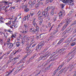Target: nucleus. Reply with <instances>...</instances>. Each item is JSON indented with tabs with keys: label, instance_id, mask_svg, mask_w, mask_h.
Returning <instances> with one entry per match:
<instances>
[{
	"label": "nucleus",
	"instance_id": "nucleus-57",
	"mask_svg": "<svg viewBox=\"0 0 76 76\" xmlns=\"http://www.w3.org/2000/svg\"><path fill=\"white\" fill-rule=\"evenodd\" d=\"M37 2L38 3H37V4H38L39 5V6H41V3L40 2V1H37Z\"/></svg>",
	"mask_w": 76,
	"mask_h": 76
},
{
	"label": "nucleus",
	"instance_id": "nucleus-50",
	"mask_svg": "<svg viewBox=\"0 0 76 76\" xmlns=\"http://www.w3.org/2000/svg\"><path fill=\"white\" fill-rule=\"evenodd\" d=\"M29 10L28 8H26L25 10H24V11H25V12H28Z\"/></svg>",
	"mask_w": 76,
	"mask_h": 76
},
{
	"label": "nucleus",
	"instance_id": "nucleus-21",
	"mask_svg": "<svg viewBox=\"0 0 76 76\" xmlns=\"http://www.w3.org/2000/svg\"><path fill=\"white\" fill-rule=\"evenodd\" d=\"M35 18H34L33 21V24L34 27H35V26H36L37 25V23H36V22H35Z\"/></svg>",
	"mask_w": 76,
	"mask_h": 76
},
{
	"label": "nucleus",
	"instance_id": "nucleus-14",
	"mask_svg": "<svg viewBox=\"0 0 76 76\" xmlns=\"http://www.w3.org/2000/svg\"><path fill=\"white\" fill-rule=\"evenodd\" d=\"M7 66H6L5 65H4V66H3L0 69V70H2L3 72H5L6 71V69L7 68Z\"/></svg>",
	"mask_w": 76,
	"mask_h": 76
},
{
	"label": "nucleus",
	"instance_id": "nucleus-34",
	"mask_svg": "<svg viewBox=\"0 0 76 76\" xmlns=\"http://www.w3.org/2000/svg\"><path fill=\"white\" fill-rule=\"evenodd\" d=\"M57 17L56 16H55L53 18V21L54 22H56L57 21Z\"/></svg>",
	"mask_w": 76,
	"mask_h": 76
},
{
	"label": "nucleus",
	"instance_id": "nucleus-6",
	"mask_svg": "<svg viewBox=\"0 0 76 76\" xmlns=\"http://www.w3.org/2000/svg\"><path fill=\"white\" fill-rule=\"evenodd\" d=\"M61 1L65 4L69 3V5L73 6V4L71 1V2H73L74 0H61Z\"/></svg>",
	"mask_w": 76,
	"mask_h": 76
},
{
	"label": "nucleus",
	"instance_id": "nucleus-28",
	"mask_svg": "<svg viewBox=\"0 0 76 76\" xmlns=\"http://www.w3.org/2000/svg\"><path fill=\"white\" fill-rule=\"evenodd\" d=\"M14 69L15 68H14V69H12V70H11V71H10L9 73H8V74H7L6 76H9V75H10V73H12V72H13V70H14Z\"/></svg>",
	"mask_w": 76,
	"mask_h": 76
},
{
	"label": "nucleus",
	"instance_id": "nucleus-40",
	"mask_svg": "<svg viewBox=\"0 0 76 76\" xmlns=\"http://www.w3.org/2000/svg\"><path fill=\"white\" fill-rule=\"evenodd\" d=\"M63 51L62 49H59L58 50V52L59 53H62Z\"/></svg>",
	"mask_w": 76,
	"mask_h": 76
},
{
	"label": "nucleus",
	"instance_id": "nucleus-27",
	"mask_svg": "<svg viewBox=\"0 0 76 76\" xmlns=\"http://www.w3.org/2000/svg\"><path fill=\"white\" fill-rule=\"evenodd\" d=\"M63 23L62 22H61L58 26V27H57V28L58 29V28H61V26L63 25Z\"/></svg>",
	"mask_w": 76,
	"mask_h": 76
},
{
	"label": "nucleus",
	"instance_id": "nucleus-22",
	"mask_svg": "<svg viewBox=\"0 0 76 76\" xmlns=\"http://www.w3.org/2000/svg\"><path fill=\"white\" fill-rule=\"evenodd\" d=\"M58 31V29H57L56 30H54L53 31V32H51V34H53V35H55V34H56Z\"/></svg>",
	"mask_w": 76,
	"mask_h": 76
},
{
	"label": "nucleus",
	"instance_id": "nucleus-26",
	"mask_svg": "<svg viewBox=\"0 0 76 76\" xmlns=\"http://www.w3.org/2000/svg\"><path fill=\"white\" fill-rule=\"evenodd\" d=\"M59 55H56L55 56L53 57V60H52V61H53L54 60H56V59H57V58H59Z\"/></svg>",
	"mask_w": 76,
	"mask_h": 76
},
{
	"label": "nucleus",
	"instance_id": "nucleus-53",
	"mask_svg": "<svg viewBox=\"0 0 76 76\" xmlns=\"http://www.w3.org/2000/svg\"><path fill=\"white\" fill-rule=\"evenodd\" d=\"M62 50L64 51V50H67V47H65L64 48H62Z\"/></svg>",
	"mask_w": 76,
	"mask_h": 76
},
{
	"label": "nucleus",
	"instance_id": "nucleus-4",
	"mask_svg": "<svg viewBox=\"0 0 76 76\" xmlns=\"http://www.w3.org/2000/svg\"><path fill=\"white\" fill-rule=\"evenodd\" d=\"M44 42V40L42 41L36 47V50H38V49H41V48H42V47H44V45L45 43V42Z\"/></svg>",
	"mask_w": 76,
	"mask_h": 76
},
{
	"label": "nucleus",
	"instance_id": "nucleus-23",
	"mask_svg": "<svg viewBox=\"0 0 76 76\" xmlns=\"http://www.w3.org/2000/svg\"><path fill=\"white\" fill-rule=\"evenodd\" d=\"M21 42L23 44H24L25 42V39L23 38H22L21 39Z\"/></svg>",
	"mask_w": 76,
	"mask_h": 76
},
{
	"label": "nucleus",
	"instance_id": "nucleus-15",
	"mask_svg": "<svg viewBox=\"0 0 76 76\" xmlns=\"http://www.w3.org/2000/svg\"><path fill=\"white\" fill-rule=\"evenodd\" d=\"M54 38V36H52L50 37L49 38H48V39H47L46 40V41L45 42H48L51 39H53V38Z\"/></svg>",
	"mask_w": 76,
	"mask_h": 76
},
{
	"label": "nucleus",
	"instance_id": "nucleus-9",
	"mask_svg": "<svg viewBox=\"0 0 76 76\" xmlns=\"http://www.w3.org/2000/svg\"><path fill=\"white\" fill-rule=\"evenodd\" d=\"M76 52H75L72 54L71 55V57L70 58V57H69L68 58V60H67V62H69V61H70V60H72V58H73V57H74L75 56V55H76Z\"/></svg>",
	"mask_w": 76,
	"mask_h": 76
},
{
	"label": "nucleus",
	"instance_id": "nucleus-46",
	"mask_svg": "<svg viewBox=\"0 0 76 76\" xmlns=\"http://www.w3.org/2000/svg\"><path fill=\"white\" fill-rule=\"evenodd\" d=\"M34 14V12L33 11H32L30 12V15L31 16H32Z\"/></svg>",
	"mask_w": 76,
	"mask_h": 76
},
{
	"label": "nucleus",
	"instance_id": "nucleus-42",
	"mask_svg": "<svg viewBox=\"0 0 76 76\" xmlns=\"http://www.w3.org/2000/svg\"><path fill=\"white\" fill-rule=\"evenodd\" d=\"M66 31H67V32H68V33H70V32L72 31V30L71 28H70L69 30H68Z\"/></svg>",
	"mask_w": 76,
	"mask_h": 76
},
{
	"label": "nucleus",
	"instance_id": "nucleus-11",
	"mask_svg": "<svg viewBox=\"0 0 76 76\" xmlns=\"http://www.w3.org/2000/svg\"><path fill=\"white\" fill-rule=\"evenodd\" d=\"M4 4H8V6H9V7H10V6H11L12 5V2L4 1Z\"/></svg>",
	"mask_w": 76,
	"mask_h": 76
},
{
	"label": "nucleus",
	"instance_id": "nucleus-62",
	"mask_svg": "<svg viewBox=\"0 0 76 76\" xmlns=\"http://www.w3.org/2000/svg\"><path fill=\"white\" fill-rule=\"evenodd\" d=\"M74 29L75 30L74 31H73L72 34H75V33H76V28H75Z\"/></svg>",
	"mask_w": 76,
	"mask_h": 76
},
{
	"label": "nucleus",
	"instance_id": "nucleus-20",
	"mask_svg": "<svg viewBox=\"0 0 76 76\" xmlns=\"http://www.w3.org/2000/svg\"><path fill=\"white\" fill-rule=\"evenodd\" d=\"M65 69H66V67H64L58 72V73H59V75L61 74V73H62L63 72V71Z\"/></svg>",
	"mask_w": 76,
	"mask_h": 76
},
{
	"label": "nucleus",
	"instance_id": "nucleus-61",
	"mask_svg": "<svg viewBox=\"0 0 76 76\" xmlns=\"http://www.w3.org/2000/svg\"><path fill=\"white\" fill-rule=\"evenodd\" d=\"M48 25L49 27H50L51 26V23H48Z\"/></svg>",
	"mask_w": 76,
	"mask_h": 76
},
{
	"label": "nucleus",
	"instance_id": "nucleus-56",
	"mask_svg": "<svg viewBox=\"0 0 76 76\" xmlns=\"http://www.w3.org/2000/svg\"><path fill=\"white\" fill-rule=\"evenodd\" d=\"M41 17H42V15H41L40 16H39L38 17V20H41V19H42V18H41Z\"/></svg>",
	"mask_w": 76,
	"mask_h": 76
},
{
	"label": "nucleus",
	"instance_id": "nucleus-51",
	"mask_svg": "<svg viewBox=\"0 0 76 76\" xmlns=\"http://www.w3.org/2000/svg\"><path fill=\"white\" fill-rule=\"evenodd\" d=\"M76 44V42H74L72 43L71 45V46H73V45H75Z\"/></svg>",
	"mask_w": 76,
	"mask_h": 76
},
{
	"label": "nucleus",
	"instance_id": "nucleus-30",
	"mask_svg": "<svg viewBox=\"0 0 76 76\" xmlns=\"http://www.w3.org/2000/svg\"><path fill=\"white\" fill-rule=\"evenodd\" d=\"M48 50V48H45L43 50L41 51L42 53H45L46 51H47Z\"/></svg>",
	"mask_w": 76,
	"mask_h": 76
},
{
	"label": "nucleus",
	"instance_id": "nucleus-35",
	"mask_svg": "<svg viewBox=\"0 0 76 76\" xmlns=\"http://www.w3.org/2000/svg\"><path fill=\"white\" fill-rule=\"evenodd\" d=\"M42 35V34H40L39 35V36L36 35V39H39V37L40 36V38H41V35Z\"/></svg>",
	"mask_w": 76,
	"mask_h": 76
},
{
	"label": "nucleus",
	"instance_id": "nucleus-5",
	"mask_svg": "<svg viewBox=\"0 0 76 76\" xmlns=\"http://www.w3.org/2000/svg\"><path fill=\"white\" fill-rule=\"evenodd\" d=\"M42 16L44 18L47 17L48 20L50 19V17L49 16V13L47 11L42 12Z\"/></svg>",
	"mask_w": 76,
	"mask_h": 76
},
{
	"label": "nucleus",
	"instance_id": "nucleus-39",
	"mask_svg": "<svg viewBox=\"0 0 76 76\" xmlns=\"http://www.w3.org/2000/svg\"><path fill=\"white\" fill-rule=\"evenodd\" d=\"M8 7H9V6H7L5 8V9H4V10L5 12H9V10L8 9L7 10V8H8Z\"/></svg>",
	"mask_w": 76,
	"mask_h": 76
},
{
	"label": "nucleus",
	"instance_id": "nucleus-64",
	"mask_svg": "<svg viewBox=\"0 0 76 76\" xmlns=\"http://www.w3.org/2000/svg\"><path fill=\"white\" fill-rule=\"evenodd\" d=\"M17 20V17H15V20H14V22H16V20Z\"/></svg>",
	"mask_w": 76,
	"mask_h": 76
},
{
	"label": "nucleus",
	"instance_id": "nucleus-48",
	"mask_svg": "<svg viewBox=\"0 0 76 76\" xmlns=\"http://www.w3.org/2000/svg\"><path fill=\"white\" fill-rule=\"evenodd\" d=\"M10 63V62L8 61V62L5 65L6 66L8 67V66H9V64Z\"/></svg>",
	"mask_w": 76,
	"mask_h": 76
},
{
	"label": "nucleus",
	"instance_id": "nucleus-63",
	"mask_svg": "<svg viewBox=\"0 0 76 76\" xmlns=\"http://www.w3.org/2000/svg\"><path fill=\"white\" fill-rule=\"evenodd\" d=\"M24 26L25 27V28H27L28 27V25L27 24H24Z\"/></svg>",
	"mask_w": 76,
	"mask_h": 76
},
{
	"label": "nucleus",
	"instance_id": "nucleus-32",
	"mask_svg": "<svg viewBox=\"0 0 76 76\" xmlns=\"http://www.w3.org/2000/svg\"><path fill=\"white\" fill-rule=\"evenodd\" d=\"M28 4H25V5H23V9H26L27 8Z\"/></svg>",
	"mask_w": 76,
	"mask_h": 76
},
{
	"label": "nucleus",
	"instance_id": "nucleus-59",
	"mask_svg": "<svg viewBox=\"0 0 76 76\" xmlns=\"http://www.w3.org/2000/svg\"><path fill=\"white\" fill-rule=\"evenodd\" d=\"M4 55H5V54L3 55L1 57H0V60H1V59H2L3 58V57H4Z\"/></svg>",
	"mask_w": 76,
	"mask_h": 76
},
{
	"label": "nucleus",
	"instance_id": "nucleus-49",
	"mask_svg": "<svg viewBox=\"0 0 76 76\" xmlns=\"http://www.w3.org/2000/svg\"><path fill=\"white\" fill-rule=\"evenodd\" d=\"M0 42L1 43H3V39L1 38H0Z\"/></svg>",
	"mask_w": 76,
	"mask_h": 76
},
{
	"label": "nucleus",
	"instance_id": "nucleus-24",
	"mask_svg": "<svg viewBox=\"0 0 76 76\" xmlns=\"http://www.w3.org/2000/svg\"><path fill=\"white\" fill-rule=\"evenodd\" d=\"M26 57H27V56L26 55L25 57L21 59L23 63H25V61H26V60L25 59Z\"/></svg>",
	"mask_w": 76,
	"mask_h": 76
},
{
	"label": "nucleus",
	"instance_id": "nucleus-41",
	"mask_svg": "<svg viewBox=\"0 0 76 76\" xmlns=\"http://www.w3.org/2000/svg\"><path fill=\"white\" fill-rule=\"evenodd\" d=\"M54 11L52 10L50 12V15L51 16H53L54 15Z\"/></svg>",
	"mask_w": 76,
	"mask_h": 76
},
{
	"label": "nucleus",
	"instance_id": "nucleus-55",
	"mask_svg": "<svg viewBox=\"0 0 76 76\" xmlns=\"http://www.w3.org/2000/svg\"><path fill=\"white\" fill-rule=\"evenodd\" d=\"M66 53V52L65 51L64 52H62V53H61V54H60V55H64V54H65Z\"/></svg>",
	"mask_w": 76,
	"mask_h": 76
},
{
	"label": "nucleus",
	"instance_id": "nucleus-19",
	"mask_svg": "<svg viewBox=\"0 0 76 76\" xmlns=\"http://www.w3.org/2000/svg\"><path fill=\"white\" fill-rule=\"evenodd\" d=\"M64 65V61L62 62L61 65H60L59 67H58V69H59V70L61 69L62 67Z\"/></svg>",
	"mask_w": 76,
	"mask_h": 76
},
{
	"label": "nucleus",
	"instance_id": "nucleus-12",
	"mask_svg": "<svg viewBox=\"0 0 76 76\" xmlns=\"http://www.w3.org/2000/svg\"><path fill=\"white\" fill-rule=\"evenodd\" d=\"M74 41L76 42V38H74V37H72L70 40H68V42L70 43L71 42H73Z\"/></svg>",
	"mask_w": 76,
	"mask_h": 76
},
{
	"label": "nucleus",
	"instance_id": "nucleus-58",
	"mask_svg": "<svg viewBox=\"0 0 76 76\" xmlns=\"http://www.w3.org/2000/svg\"><path fill=\"white\" fill-rule=\"evenodd\" d=\"M66 70L65 71V72H66L67 71V70H68L70 68V67H68L66 68Z\"/></svg>",
	"mask_w": 76,
	"mask_h": 76
},
{
	"label": "nucleus",
	"instance_id": "nucleus-1",
	"mask_svg": "<svg viewBox=\"0 0 76 76\" xmlns=\"http://www.w3.org/2000/svg\"><path fill=\"white\" fill-rule=\"evenodd\" d=\"M50 54H51L50 52L49 51H48L46 53L42 54L38 59H37L36 60V61H37V62H38V61H39L41 60H44L46 58H47V57H48Z\"/></svg>",
	"mask_w": 76,
	"mask_h": 76
},
{
	"label": "nucleus",
	"instance_id": "nucleus-17",
	"mask_svg": "<svg viewBox=\"0 0 76 76\" xmlns=\"http://www.w3.org/2000/svg\"><path fill=\"white\" fill-rule=\"evenodd\" d=\"M39 32V27L37 26L36 27V28L34 29V33L36 34H38Z\"/></svg>",
	"mask_w": 76,
	"mask_h": 76
},
{
	"label": "nucleus",
	"instance_id": "nucleus-47",
	"mask_svg": "<svg viewBox=\"0 0 76 76\" xmlns=\"http://www.w3.org/2000/svg\"><path fill=\"white\" fill-rule=\"evenodd\" d=\"M54 64V63L52 62L49 65V68H50L52 66H53Z\"/></svg>",
	"mask_w": 76,
	"mask_h": 76
},
{
	"label": "nucleus",
	"instance_id": "nucleus-60",
	"mask_svg": "<svg viewBox=\"0 0 76 76\" xmlns=\"http://www.w3.org/2000/svg\"><path fill=\"white\" fill-rule=\"evenodd\" d=\"M70 12H71V13H72L74 12V10L72 9L70 11Z\"/></svg>",
	"mask_w": 76,
	"mask_h": 76
},
{
	"label": "nucleus",
	"instance_id": "nucleus-29",
	"mask_svg": "<svg viewBox=\"0 0 76 76\" xmlns=\"http://www.w3.org/2000/svg\"><path fill=\"white\" fill-rule=\"evenodd\" d=\"M20 42H16V46L17 47H19L20 46Z\"/></svg>",
	"mask_w": 76,
	"mask_h": 76
},
{
	"label": "nucleus",
	"instance_id": "nucleus-3",
	"mask_svg": "<svg viewBox=\"0 0 76 76\" xmlns=\"http://www.w3.org/2000/svg\"><path fill=\"white\" fill-rule=\"evenodd\" d=\"M31 45H32V44H29V42H28L26 45V50L27 51L28 54L29 55L32 52V50H31V48H32L31 47Z\"/></svg>",
	"mask_w": 76,
	"mask_h": 76
},
{
	"label": "nucleus",
	"instance_id": "nucleus-18",
	"mask_svg": "<svg viewBox=\"0 0 76 76\" xmlns=\"http://www.w3.org/2000/svg\"><path fill=\"white\" fill-rule=\"evenodd\" d=\"M30 31L32 34H35V28H31L30 29Z\"/></svg>",
	"mask_w": 76,
	"mask_h": 76
},
{
	"label": "nucleus",
	"instance_id": "nucleus-2",
	"mask_svg": "<svg viewBox=\"0 0 76 76\" xmlns=\"http://www.w3.org/2000/svg\"><path fill=\"white\" fill-rule=\"evenodd\" d=\"M65 24L64 25L62 29L61 30V31H64V29L66 28L67 26H68V25L72 21V19L69 18H65Z\"/></svg>",
	"mask_w": 76,
	"mask_h": 76
},
{
	"label": "nucleus",
	"instance_id": "nucleus-45",
	"mask_svg": "<svg viewBox=\"0 0 76 76\" xmlns=\"http://www.w3.org/2000/svg\"><path fill=\"white\" fill-rule=\"evenodd\" d=\"M25 39H26V42H28V41H29V38L27 36L26 37Z\"/></svg>",
	"mask_w": 76,
	"mask_h": 76
},
{
	"label": "nucleus",
	"instance_id": "nucleus-44",
	"mask_svg": "<svg viewBox=\"0 0 76 76\" xmlns=\"http://www.w3.org/2000/svg\"><path fill=\"white\" fill-rule=\"evenodd\" d=\"M39 5L38 4V3H36L35 5V7L36 8H38V7H39Z\"/></svg>",
	"mask_w": 76,
	"mask_h": 76
},
{
	"label": "nucleus",
	"instance_id": "nucleus-16",
	"mask_svg": "<svg viewBox=\"0 0 76 76\" xmlns=\"http://www.w3.org/2000/svg\"><path fill=\"white\" fill-rule=\"evenodd\" d=\"M41 13V12L40 11H39L37 13V16H42L44 17V16L42 15V12Z\"/></svg>",
	"mask_w": 76,
	"mask_h": 76
},
{
	"label": "nucleus",
	"instance_id": "nucleus-54",
	"mask_svg": "<svg viewBox=\"0 0 76 76\" xmlns=\"http://www.w3.org/2000/svg\"><path fill=\"white\" fill-rule=\"evenodd\" d=\"M36 3V1H33V4H31V5H32V6H33V5H34L35 4V3Z\"/></svg>",
	"mask_w": 76,
	"mask_h": 76
},
{
	"label": "nucleus",
	"instance_id": "nucleus-37",
	"mask_svg": "<svg viewBox=\"0 0 76 76\" xmlns=\"http://www.w3.org/2000/svg\"><path fill=\"white\" fill-rule=\"evenodd\" d=\"M67 31H65L62 34V35H66V34L67 33Z\"/></svg>",
	"mask_w": 76,
	"mask_h": 76
},
{
	"label": "nucleus",
	"instance_id": "nucleus-52",
	"mask_svg": "<svg viewBox=\"0 0 76 76\" xmlns=\"http://www.w3.org/2000/svg\"><path fill=\"white\" fill-rule=\"evenodd\" d=\"M52 7V10H53V11H54V10H55V7L54 6H53L51 7Z\"/></svg>",
	"mask_w": 76,
	"mask_h": 76
},
{
	"label": "nucleus",
	"instance_id": "nucleus-36",
	"mask_svg": "<svg viewBox=\"0 0 76 76\" xmlns=\"http://www.w3.org/2000/svg\"><path fill=\"white\" fill-rule=\"evenodd\" d=\"M21 32L22 34H26V33H28V31H21Z\"/></svg>",
	"mask_w": 76,
	"mask_h": 76
},
{
	"label": "nucleus",
	"instance_id": "nucleus-33",
	"mask_svg": "<svg viewBox=\"0 0 76 76\" xmlns=\"http://www.w3.org/2000/svg\"><path fill=\"white\" fill-rule=\"evenodd\" d=\"M70 67V68L69 69V71H72V69H73V68L74 67L73 66V65L72 64Z\"/></svg>",
	"mask_w": 76,
	"mask_h": 76
},
{
	"label": "nucleus",
	"instance_id": "nucleus-38",
	"mask_svg": "<svg viewBox=\"0 0 76 76\" xmlns=\"http://www.w3.org/2000/svg\"><path fill=\"white\" fill-rule=\"evenodd\" d=\"M19 57H20V55H18V56H17V57H15L14 58V60H16V59H18V58H19Z\"/></svg>",
	"mask_w": 76,
	"mask_h": 76
},
{
	"label": "nucleus",
	"instance_id": "nucleus-7",
	"mask_svg": "<svg viewBox=\"0 0 76 76\" xmlns=\"http://www.w3.org/2000/svg\"><path fill=\"white\" fill-rule=\"evenodd\" d=\"M20 49H18L17 51H13V52L11 53V55L12 56H13V55H16V54H17L19 52H20Z\"/></svg>",
	"mask_w": 76,
	"mask_h": 76
},
{
	"label": "nucleus",
	"instance_id": "nucleus-25",
	"mask_svg": "<svg viewBox=\"0 0 76 76\" xmlns=\"http://www.w3.org/2000/svg\"><path fill=\"white\" fill-rule=\"evenodd\" d=\"M64 38H62L61 40H60L57 43V44L58 45H60L61 43H62V42H63V41H64Z\"/></svg>",
	"mask_w": 76,
	"mask_h": 76
},
{
	"label": "nucleus",
	"instance_id": "nucleus-43",
	"mask_svg": "<svg viewBox=\"0 0 76 76\" xmlns=\"http://www.w3.org/2000/svg\"><path fill=\"white\" fill-rule=\"evenodd\" d=\"M60 6L61 8V9H63L64 7V5L63 4H60Z\"/></svg>",
	"mask_w": 76,
	"mask_h": 76
},
{
	"label": "nucleus",
	"instance_id": "nucleus-10",
	"mask_svg": "<svg viewBox=\"0 0 76 76\" xmlns=\"http://www.w3.org/2000/svg\"><path fill=\"white\" fill-rule=\"evenodd\" d=\"M15 42L14 43H9L7 44V47L8 48H10V49L11 48H13V44H15Z\"/></svg>",
	"mask_w": 76,
	"mask_h": 76
},
{
	"label": "nucleus",
	"instance_id": "nucleus-13",
	"mask_svg": "<svg viewBox=\"0 0 76 76\" xmlns=\"http://www.w3.org/2000/svg\"><path fill=\"white\" fill-rule=\"evenodd\" d=\"M53 61V59H49L47 61H46L45 62H47L45 64L44 66V67H46L47 65H48V64L49 63H50V61Z\"/></svg>",
	"mask_w": 76,
	"mask_h": 76
},
{
	"label": "nucleus",
	"instance_id": "nucleus-8",
	"mask_svg": "<svg viewBox=\"0 0 76 76\" xmlns=\"http://www.w3.org/2000/svg\"><path fill=\"white\" fill-rule=\"evenodd\" d=\"M58 15L59 19H60V20H62V19H63V18H64V16H63V15L62 13V11H60Z\"/></svg>",
	"mask_w": 76,
	"mask_h": 76
},
{
	"label": "nucleus",
	"instance_id": "nucleus-31",
	"mask_svg": "<svg viewBox=\"0 0 76 76\" xmlns=\"http://www.w3.org/2000/svg\"><path fill=\"white\" fill-rule=\"evenodd\" d=\"M58 68L54 71V72H53V76H55V75H56V74L57 73V72H58Z\"/></svg>",
	"mask_w": 76,
	"mask_h": 76
}]
</instances>
